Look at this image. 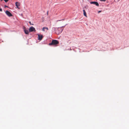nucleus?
Here are the masks:
<instances>
[{"label": "nucleus", "instance_id": "f257e3e1", "mask_svg": "<svg viewBox=\"0 0 129 129\" xmlns=\"http://www.w3.org/2000/svg\"><path fill=\"white\" fill-rule=\"evenodd\" d=\"M59 42L58 41L56 40H53L52 41L51 43H49V45H56Z\"/></svg>", "mask_w": 129, "mask_h": 129}, {"label": "nucleus", "instance_id": "f03ea898", "mask_svg": "<svg viewBox=\"0 0 129 129\" xmlns=\"http://www.w3.org/2000/svg\"><path fill=\"white\" fill-rule=\"evenodd\" d=\"M29 32L35 31H36L35 28L33 26H31L29 28Z\"/></svg>", "mask_w": 129, "mask_h": 129}, {"label": "nucleus", "instance_id": "7ed1b4c3", "mask_svg": "<svg viewBox=\"0 0 129 129\" xmlns=\"http://www.w3.org/2000/svg\"><path fill=\"white\" fill-rule=\"evenodd\" d=\"M6 14L9 17L12 16V14L8 11H6L5 12Z\"/></svg>", "mask_w": 129, "mask_h": 129}, {"label": "nucleus", "instance_id": "20e7f679", "mask_svg": "<svg viewBox=\"0 0 129 129\" xmlns=\"http://www.w3.org/2000/svg\"><path fill=\"white\" fill-rule=\"evenodd\" d=\"M38 36V39L39 40H41L43 38V37L42 35H40L39 34H37Z\"/></svg>", "mask_w": 129, "mask_h": 129}, {"label": "nucleus", "instance_id": "39448f33", "mask_svg": "<svg viewBox=\"0 0 129 129\" xmlns=\"http://www.w3.org/2000/svg\"><path fill=\"white\" fill-rule=\"evenodd\" d=\"M90 3L91 4H94L96 6H98V7L99 6V4L97 2H91Z\"/></svg>", "mask_w": 129, "mask_h": 129}, {"label": "nucleus", "instance_id": "423d86ee", "mask_svg": "<svg viewBox=\"0 0 129 129\" xmlns=\"http://www.w3.org/2000/svg\"><path fill=\"white\" fill-rule=\"evenodd\" d=\"M24 31L25 33L26 34H29V33L28 32V31L27 30H26L25 29V27H24Z\"/></svg>", "mask_w": 129, "mask_h": 129}, {"label": "nucleus", "instance_id": "0eeeda50", "mask_svg": "<svg viewBox=\"0 0 129 129\" xmlns=\"http://www.w3.org/2000/svg\"><path fill=\"white\" fill-rule=\"evenodd\" d=\"M15 5L19 9V7L20 6V4L18 2H16L15 3Z\"/></svg>", "mask_w": 129, "mask_h": 129}, {"label": "nucleus", "instance_id": "6e6552de", "mask_svg": "<svg viewBox=\"0 0 129 129\" xmlns=\"http://www.w3.org/2000/svg\"><path fill=\"white\" fill-rule=\"evenodd\" d=\"M57 29H58V30H61V31H60L59 32H58V34H60V33H61V32H62V31L63 30V29H61V28H57Z\"/></svg>", "mask_w": 129, "mask_h": 129}, {"label": "nucleus", "instance_id": "1a4fd4ad", "mask_svg": "<svg viewBox=\"0 0 129 129\" xmlns=\"http://www.w3.org/2000/svg\"><path fill=\"white\" fill-rule=\"evenodd\" d=\"M83 15H84L86 16V17H87V15L86 14V13L84 10H83Z\"/></svg>", "mask_w": 129, "mask_h": 129}, {"label": "nucleus", "instance_id": "9d476101", "mask_svg": "<svg viewBox=\"0 0 129 129\" xmlns=\"http://www.w3.org/2000/svg\"><path fill=\"white\" fill-rule=\"evenodd\" d=\"M44 29H46V30H48V28H47V27H43V28H42V30H44Z\"/></svg>", "mask_w": 129, "mask_h": 129}, {"label": "nucleus", "instance_id": "9b49d317", "mask_svg": "<svg viewBox=\"0 0 129 129\" xmlns=\"http://www.w3.org/2000/svg\"><path fill=\"white\" fill-rule=\"evenodd\" d=\"M52 29L53 30H54V31L56 30V28L55 27H53Z\"/></svg>", "mask_w": 129, "mask_h": 129}, {"label": "nucleus", "instance_id": "f8f14e48", "mask_svg": "<svg viewBox=\"0 0 129 129\" xmlns=\"http://www.w3.org/2000/svg\"><path fill=\"white\" fill-rule=\"evenodd\" d=\"M29 23L30 24V25H33L34 24H32L31 22L30 21H29Z\"/></svg>", "mask_w": 129, "mask_h": 129}, {"label": "nucleus", "instance_id": "ddd939ff", "mask_svg": "<svg viewBox=\"0 0 129 129\" xmlns=\"http://www.w3.org/2000/svg\"><path fill=\"white\" fill-rule=\"evenodd\" d=\"M2 9L0 8V11L2 12Z\"/></svg>", "mask_w": 129, "mask_h": 129}, {"label": "nucleus", "instance_id": "4468645a", "mask_svg": "<svg viewBox=\"0 0 129 129\" xmlns=\"http://www.w3.org/2000/svg\"><path fill=\"white\" fill-rule=\"evenodd\" d=\"M101 12V11H98V13H100V12Z\"/></svg>", "mask_w": 129, "mask_h": 129}, {"label": "nucleus", "instance_id": "2eb2a0df", "mask_svg": "<svg viewBox=\"0 0 129 129\" xmlns=\"http://www.w3.org/2000/svg\"><path fill=\"white\" fill-rule=\"evenodd\" d=\"M45 29H44V30H43V31H45Z\"/></svg>", "mask_w": 129, "mask_h": 129}, {"label": "nucleus", "instance_id": "dca6fc26", "mask_svg": "<svg viewBox=\"0 0 129 129\" xmlns=\"http://www.w3.org/2000/svg\"><path fill=\"white\" fill-rule=\"evenodd\" d=\"M7 7V6H5V7Z\"/></svg>", "mask_w": 129, "mask_h": 129}, {"label": "nucleus", "instance_id": "f3484780", "mask_svg": "<svg viewBox=\"0 0 129 129\" xmlns=\"http://www.w3.org/2000/svg\"><path fill=\"white\" fill-rule=\"evenodd\" d=\"M61 20H59L58 21H61Z\"/></svg>", "mask_w": 129, "mask_h": 129}, {"label": "nucleus", "instance_id": "a211bd4d", "mask_svg": "<svg viewBox=\"0 0 129 129\" xmlns=\"http://www.w3.org/2000/svg\"><path fill=\"white\" fill-rule=\"evenodd\" d=\"M47 14H48V12H47Z\"/></svg>", "mask_w": 129, "mask_h": 129}]
</instances>
